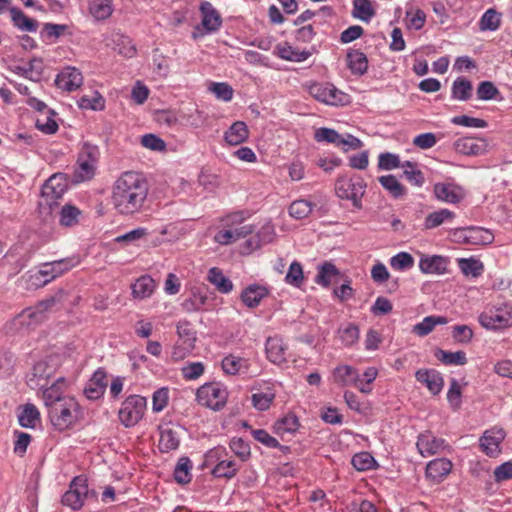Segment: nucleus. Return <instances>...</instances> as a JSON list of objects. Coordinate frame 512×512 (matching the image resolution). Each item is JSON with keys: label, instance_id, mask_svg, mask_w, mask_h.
I'll return each instance as SVG.
<instances>
[{"label": "nucleus", "instance_id": "1", "mask_svg": "<svg viewBox=\"0 0 512 512\" xmlns=\"http://www.w3.org/2000/svg\"><path fill=\"white\" fill-rule=\"evenodd\" d=\"M149 183L136 171L123 172L113 183L111 199L114 209L124 216L140 213L148 200Z\"/></svg>", "mask_w": 512, "mask_h": 512}, {"label": "nucleus", "instance_id": "2", "mask_svg": "<svg viewBox=\"0 0 512 512\" xmlns=\"http://www.w3.org/2000/svg\"><path fill=\"white\" fill-rule=\"evenodd\" d=\"M48 413L53 426L61 431L72 427L80 418L79 404L71 396L55 403Z\"/></svg>", "mask_w": 512, "mask_h": 512}, {"label": "nucleus", "instance_id": "3", "mask_svg": "<svg viewBox=\"0 0 512 512\" xmlns=\"http://www.w3.org/2000/svg\"><path fill=\"white\" fill-rule=\"evenodd\" d=\"M335 191L339 198L350 200L355 208L361 209L366 183L360 176H339L335 183Z\"/></svg>", "mask_w": 512, "mask_h": 512}, {"label": "nucleus", "instance_id": "4", "mask_svg": "<svg viewBox=\"0 0 512 512\" xmlns=\"http://www.w3.org/2000/svg\"><path fill=\"white\" fill-rule=\"evenodd\" d=\"M228 392L226 388L217 382L206 383L196 392L197 402L213 410H220L226 404Z\"/></svg>", "mask_w": 512, "mask_h": 512}, {"label": "nucleus", "instance_id": "5", "mask_svg": "<svg viewBox=\"0 0 512 512\" xmlns=\"http://www.w3.org/2000/svg\"><path fill=\"white\" fill-rule=\"evenodd\" d=\"M479 323L486 329L497 330L512 326V307L504 304L479 315Z\"/></svg>", "mask_w": 512, "mask_h": 512}, {"label": "nucleus", "instance_id": "6", "mask_svg": "<svg viewBox=\"0 0 512 512\" xmlns=\"http://www.w3.org/2000/svg\"><path fill=\"white\" fill-rule=\"evenodd\" d=\"M146 398L139 395H131L122 403L119 410V419L126 427L136 425L144 415Z\"/></svg>", "mask_w": 512, "mask_h": 512}, {"label": "nucleus", "instance_id": "7", "mask_svg": "<svg viewBox=\"0 0 512 512\" xmlns=\"http://www.w3.org/2000/svg\"><path fill=\"white\" fill-rule=\"evenodd\" d=\"M309 93L314 99L327 105L338 106L349 102L348 95L330 83H314L309 87Z\"/></svg>", "mask_w": 512, "mask_h": 512}, {"label": "nucleus", "instance_id": "8", "mask_svg": "<svg viewBox=\"0 0 512 512\" xmlns=\"http://www.w3.org/2000/svg\"><path fill=\"white\" fill-rule=\"evenodd\" d=\"M315 140L317 142H328L341 147L345 152L348 150L360 149L363 143L357 137L346 134L341 135L336 130L330 128H319L315 132Z\"/></svg>", "mask_w": 512, "mask_h": 512}, {"label": "nucleus", "instance_id": "9", "mask_svg": "<svg viewBox=\"0 0 512 512\" xmlns=\"http://www.w3.org/2000/svg\"><path fill=\"white\" fill-rule=\"evenodd\" d=\"M66 190L65 177L60 173L52 175L42 186L40 204L52 208L57 205L58 200L62 198Z\"/></svg>", "mask_w": 512, "mask_h": 512}, {"label": "nucleus", "instance_id": "10", "mask_svg": "<svg viewBox=\"0 0 512 512\" xmlns=\"http://www.w3.org/2000/svg\"><path fill=\"white\" fill-rule=\"evenodd\" d=\"M87 495L88 485L86 478L77 476L71 481L69 489L64 493L61 501L63 505L72 510H79L84 505Z\"/></svg>", "mask_w": 512, "mask_h": 512}, {"label": "nucleus", "instance_id": "11", "mask_svg": "<svg viewBox=\"0 0 512 512\" xmlns=\"http://www.w3.org/2000/svg\"><path fill=\"white\" fill-rule=\"evenodd\" d=\"M99 150L96 146L84 144L78 156L76 178L79 181L90 179L94 175Z\"/></svg>", "mask_w": 512, "mask_h": 512}, {"label": "nucleus", "instance_id": "12", "mask_svg": "<svg viewBox=\"0 0 512 512\" xmlns=\"http://www.w3.org/2000/svg\"><path fill=\"white\" fill-rule=\"evenodd\" d=\"M59 301L60 298L57 296H51L47 299H44L37 303L35 306L29 307L22 311V313L18 316V320L21 324H26L28 326L36 325L45 319L46 312L51 310Z\"/></svg>", "mask_w": 512, "mask_h": 512}, {"label": "nucleus", "instance_id": "13", "mask_svg": "<svg viewBox=\"0 0 512 512\" xmlns=\"http://www.w3.org/2000/svg\"><path fill=\"white\" fill-rule=\"evenodd\" d=\"M505 436V431L502 428H492L485 431L480 438V446L483 452L489 457H497L501 452L500 444Z\"/></svg>", "mask_w": 512, "mask_h": 512}, {"label": "nucleus", "instance_id": "14", "mask_svg": "<svg viewBox=\"0 0 512 512\" xmlns=\"http://www.w3.org/2000/svg\"><path fill=\"white\" fill-rule=\"evenodd\" d=\"M55 84L63 91H75L83 84L82 73L75 67H65L57 74Z\"/></svg>", "mask_w": 512, "mask_h": 512}, {"label": "nucleus", "instance_id": "15", "mask_svg": "<svg viewBox=\"0 0 512 512\" xmlns=\"http://www.w3.org/2000/svg\"><path fill=\"white\" fill-rule=\"evenodd\" d=\"M453 146L456 152L467 156H479L488 149V143L485 139L474 137L459 138Z\"/></svg>", "mask_w": 512, "mask_h": 512}, {"label": "nucleus", "instance_id": "16", "mask_svg": "<svg viewBox=\"0 0 512 512\" xmlns=\"http://www.w3.org/2000/svg\"><path fill=\"white\" fill-rule=\"evenodd\" d=\"M80 263L79 257L73 256L64 259L55 260L42 264V270L47 280L51 282L53 279L61 276Z\"/></svg>", "mask_w": 512, "mask_h": 512}, {"label": "nucleus", "instance_id": "17", "mask_svg": "<svg viewBox=\"0 0 512 512\" xmlns=\"http://www.w3.org/2000/svg\"><path fill=\"white\" fill-rule=\"evenodd\" d=\"M433 191L438 200L451 204L459 203L465 197L463 188L454 183H436Z\"/></svg>", "mask_w": 512, "mask_h": 512}, {"label": "nucleus", "instance_id": "18", "mask_svg": "<svg viewBox=\"0 0 512 512\" xmlns=\"http://www.w3.org/2000/svg\"><path fill=\"white\" fill-rule=\"evenodd\" d=\"M160 438L158 447L161 452L168 453L176 450L180 444V428L165 424L160 426Z\"/></svg>", "mask_w": 512, "mask_h": 512}, {"label": "nucleus", "instance_id": "19", "mask_svg": "<svg viewBox=\"0 0 512 512\" xmlns=\"http://www.w3.org/2000/svg\"><path fill=\"white\" fill-rule=\"evenodd\" d=\"M245 220L246 216L244 212L237 211L223 217L221 219V226L229 228L231 231L236 230V233H241L242 238H246L248 235L253 233L255 227L251 224H245Z\"/></svg>", "mask_w": 512, "mask_h": 512}, {"label": "nucleus", "instance_id": "20", "mask_svg": "<svg viewBox=\"0 0 512 512\" xmlns=\"http://www.w3.org/2000/svg\"><path fill=\"white\" fill-rule=\"evenodd\" d=\"M449 260L441 255H422L419 261V269L424 274L441 275L447 272Z\"/></svg>", "mask_w": 512, "mask_h": 512}, {"label": "nucleus", "instance_id": "21", "mask_svg": "<svg viewBox=\"0 0 512 512\" xmlns=\"http://www.w3.org/2000/svg\"><path fill=\"white\" fill-rule=\"evenodd\" d=\"M416 445L419 453L424 457L435 455L446 446L444 439L436 438L430 432L420 434Z\"/></svg>", "mask_w": 512, "mask_h": 512}, {"label": "nucleus", "instance_id": "22", "mask_svg": "<svg viewBox=\"0 0 512 512\" xmlns=\"http://www.w3.org/2000/svg\"><path fill=\"white\" fill-rule=\"evenodd\" d=\"M460 232L463 241L468 244L487 245L494 240L492 232L482 227H468L462 229Z\"/></svg>", "mask_w": 512, "mask_h": 512}, {"label": "nucleus", "instance_id": "23", "mask_svg": "<svg viewBox=\"0 0 512 512\" xmlns=\"http://www.w3.org/2000/svg\"><path fill=\"white\" fill-rule=\"evenodd\" d=\"M415 376L417 381L424 384L434 395L440 393L443 388L444 380L441 374L434 369H420Z\"/></svg>", "mask_w": 512, "mask_h": 512}, {"label": "nucleus", "instance_id": "24", "mask_svg": "<svg viewBox=\"0 0 512 512\" xmlns=\"http://www.w3.org/2000/svg\"><path fill=\"white\" fill-rule=\"evenodd\" d=\"M202 13V26L207 32H214L219 29L222 24L220 14L212 6L210 2H202L200 5Z\"/></svg>", "mask_w": 512, "mask_h": 512}, {"label": "nucleus", "instance_id": "25", "mask_svg": "<svg viewBox=\"0 0 512 512\" xmlns=\"http://www.w3.org/2000/svg\"><path fill=\"white\" fill-rule=\"evenodd\" d=\"M359 377L358 370L349 365H339L333 370L334 382L341 386H358Z\"/></svg>", "mask_w": 512, "mask_h": 512}, {"label": "nucleus", "instance_id": "26", "mask_svg": "<svg viewBox=\"0 0 512 512\" xmlns=\"http://www.w3.org/2000/svg\"><path fill=\"white\" fill-rule=\"evenodd\" d=\"M452 469V463L448 459L438 458L430 461L426 467V476L435 482H440Z\"/></svg>", "mask_w": 512, "mask_h": 512}, {"label": "nucleus", "instance_id": "27", "mask_svg": "<svg viewBox=\"0 0 512 512\" xmlns=\"http://www.w3.org/2000/svg\"><path fill=\"white\" fill-rule=\"evenodd\" d=\"M106 386L107 380L105 372L102 370H97L93 374L88 385L85 387L84 393L88 399L95 400L103 395Z\"/></svg>", "mask_w": 512, "mask_h": 512}, {"label": "nucleus", "instance_id": "28", "mask_svg": "<svg viewBox=\"0 0 512 512\" xmlns=\"http://www.w3.org/2000/svg\"><path fill=\"white\" fill-rule=\"evenodd\" d=\"M267 358L275 364H281L286 360V347L281 338L269 337L266 341Z\"/></svg>", "mask_w": 512, "mask_h": 512}, {"label": "nucleus", "instance_id": "29", "mask_svg": "<svg viewBox=\"0 0 512 512\" xmlns=\"http://www.w3.org/2000/svg\"><path fill=\"white\" fill-rule=\"evenodd\" d=\"M248 136L247 125L243 121H236L225 132L224 139L229 145L236 146L245 142Z\"/></svg>", "mask_w": 512, "mask_h": 512}, {"label": "nucleus", "instance_id": "30", "mask_svg": "<svg viewBox=\"0 0 512 512\" xmlns=\"http://www.w3.org/2000/svg\"><path fill=\"white\" fill-rule=\"evenodd\" d=\"M48 283L49 280L44 275L42 268L37 271L30 270L19 279V285L26 290H35Z\"/></svg>", "mask_w": 512, "mask_h": 512}, {"label": "nucleus", "instance_id": "31", "mask_svg": "<svg viewBox=\"0 0 512 512\" xmlns=\"http://www.w3.org/2000/svg\"><path fill=\"white\" fill-rule=\"evenodd\" d=\"M268 294L267 288L260 285H250L241 294L243 303L249 308L257 307Z\"/></svg>", "mask_w": 512, "mask_h": 512}, {"label": "nucleus", "instance_id": "32", "mask_svg": "<svg viewBox=\"0 0 512 512\" xmlns=\"http://www.w3.org/2000/svg\"><path fill=\"white\" fill-rule=\"evenodd\" d=\"M19 424L24 428H35L40 421V413L33 404H25L19 408Z\"/></svg>", "mask_w": 512, "mask_h": 512}, {"label": "nucleus", "instance_id": "33", "mask_svg": "<svg viewBox=\"0 0 512 512\" xmlns=\"http://www.w3.org/2000/svg\"><path fill=\"white\" fill-rule=\"evenodd\" d=\"M155 288V281L150 276L143 275L132 285V295L134 298L145 299L153 294Z\"/></svg>", "mask_w": 512, "mask_h": 512}, {"label": "nucleus", "instance_id": "34", "mask_svg": "<svg viewBox=\"0 0 512 512\" xmlns=\"http://www.w3.org/2000/svg\"><path fill=\"white\" fill-rule=\"evenodd\" d=\"M64 386L65 381L63 378H60L43 391V400L45 405L48 407V410H50L55 403H59L60 401L62 402L65 397L63 395Z\"/></svg>", "mask_w": 512, "mask_h": 512}, {"label": "nucleus", "instance_id": "35", "mask_svg": "<svg viewBox=\"0 0 512 512\" xmlns=\"http://www.w3.org/2000/svg\"><path fill=\"white\" fill-rule=\"evenodd\" d=\"M448 320L444 316H427L420 323L413 326L412 332L420 337L431 333L436 325H445Z\"/></svg>", "mask_w": 512, "mask_h": 512}, {"label": "nucleus", "instance_id": "36", "mask_svg": "<svg viewBox=\"0 0 512 512\" xmlns=\"http://www.w3.org/2000/svg\"><path fill=\"white\" fill-rule=\"evenodd\" d=\"M277 55L287 61L302 62L311 56V52L295 49L288 43H284L277 46Z\"/></svg>", "mask_w": 512, "mask_h": 512}, {"label": "nucleus", "instance_id": "37", "mask_svg": "<svg viewBox=\"0 0 512 512\" xmlns=\"http://www.w3.org/2000/svg\"><path fill=\"white\" fill-rule=\"evenodd\" d=\"M454 217L455 214L452 211L445 208L429 213L426 216L423 223L424 229L431 230L437 228L440 225L444 224L445 222L453 220Z\"/></svg>", "mask_w": 512, "mask_h": 512}, {"label": "nucleus", "instance_id": "38", "mask_svg": "<svg viewBox=\"0 0 512 512\" xmlns=\"http://www.w3.org/2000/svg\"><path fill=\"white\" fill-rule=\"evenodd\" d=\"M348 67L353 74L363 75L368 69L366 55L359 50H352L347 54Z\"/></svg>", "mask_w": 512, "mask_h": 512}, {"label": "nucleus", "instance_id": "39", "mask_svg": "<svg viewBox=\"0 0 512 512\" xmlns=\"http://www.w3.org/2000/svg\"><path fill=\"white\" fill-rule=\"evenodd\" d=\"M12 21L16 27L22 31L35 32L38 28V22L27 17L20 9L10 8Z\"/></svg>", "mask_w": 512, "mask_h": 512}, {"label": "nucleus", "instance_id": "40", "mask_svg": "<svg viewBox=\"0 0 512 512\" xmlns=\"http://www.w3.org/2000/svg\"><path fill=\"white\" fill-rule=\"evenodd\" d=\"M208 281L221 293H229L233 289L232 282L216 267L209 270Z\"/></svg>", "mask_w": 512, "mask_h": 512}, {"label": "nucleus", "instance_id": "41", "mask_svg": "<svg viewBox=\"0 0 512 512\" xmlns=\"http://www.w3.org/2000/svg\"><path fill=\"white\" fill-rule=\"evenodd\" d=\"M89 11L97 20H104L111 16L113 6L111 0H89Z\"/></svg>", "mask_w": 512, "mask_h": 512}, {"label": "nucleus", "instance_id": "42", "mask_svg": "<svg viewBox=\"0 0 512 512\" xmlns=\"http://www.w3.org/2000/svg\"><path fill=\"white\" fill-rule=\"evenodd\" d=\"M177 334L179 336V342L186 344V350L194 349L196 332L193 330L191 324L188 321H180L177 324Z\"/></svg>", "mask_w": 512, "mask_h": 512}, {"label": "nucleus", "instance_id": "43", "mask_svg": "<svg viewBox=\"0 0 512 512\" xmlns=\"http://www.w3.org/2000/svg\"><path fill=\"white\" fill-rule=\"evenodd\" d=\"M378 181L395 198H400L406 194V188L394 175L380 176Z\"/></svg>", "mask_w": 512, "mask_h": 512}, {"label": "nucleus", "instance_id": "44", "mask_svg": "<svg viewBox=\"0 0 512 512\" xmlns=\"http://www.w3.org/2000/svg\"><path fill=\"white\" fill-rule=\"evenodd\" d=\"M472 96V84L464 77L457 78L452 85V98L466 101Z\"/></svg>", "mask_w": 512, "mask_h": 512}, {"label": "nucleus", "instance_id": "45", "mask_svg": "<svg viewBox=\"0 0 512 512\" xmlns=\"http://www.w3.org/2000/svg\"><path fill=\"white\" fill-rule=\"evenodd\" d=\"M192 464L188 457H181L174 470L175 481L179 484H187L192 479Z\"/></svg>", "mask_w": 512, "mask_h": 512}, {"label": "nucleus", "instance_id": "46", "mask_svg": "<svg viewBox=\"0 0 512 512\" xmlns=\"http://www.w3.org/2000/svg\"><path fill=\"white\" fill-rule=\"evenodd\" d=\"M353 17L365 22H369L375 15V10L372 7L370 0H353Z\"/></svg>", "mask_w": 512, "mask_h": 512}, {"label": "nucleus", "instance_id": "47", "mask_svg": "<svg viewBox=\"0 0 512 512\" xmlns=\"http://www.w3.org/2000/svg\"><path fill=\"white\" fill-rule=\"evenodd\" d=\"M435 356L445 365H465L467 363L466 353L463 351L448 352L439 349Z\"/></svg>", "mask_w": 512, "mask_h": 512}, {"label": "nucleus", "instance_id": "48", "mask_svg": "<svg viewBox=\"0 0 512 512\" xmlns=\"http://www.w3.org/2000/svg\"><path fill=\"white\" fill-rule=\"evenodd\" d=\"M239 470V465L234 460H222L212 470V474L218 478H232Z\"/></svg>", "mask_w": 512, "mask_h": 512}, {"label": "nucleus", "instance_id": "49", "mask_svg": "<svg viewBox=\"0 0 512 512\" xmlns=\"http://www.w3.org/2000/svg\"><path fill=\"white\" fill-rule=\"evenodd\" d=\"M458 265L464 275L474 278L480 276L484 270L483 263L480 260L474 258L459 259Z\"/></svg>", "mask_w": 512, "mask_h": 512}, {"label": "nucleus", "instance_id": "50", "mask_svg": "<svg viewBox=\"0 0 512 512\" xmlns=\"http://www.w3.org/2000/svg\"><path fill=\"white\" fill-rule=\"evenodd\" d=\"M401 168L403 169V175L405 178L415 186H422L425 178L421 170L416 168V164L410 161L402 163Z\"/></svg>", "mask_w": 512, "mask_h": 512}, {"label": "nucleus", "instance_id": "51", "mask_svg": "<svg viewBox=\"0 0 512 512\" xmlns=\"http://www.w3.org/2000/svg\"><path fill=\"white\" fill-rule=\"evenodd\" d=\"M275 398L272 389L267 388L265 391H259L252 395V404L259 411L267 410Z\"/></svg>", "mask_w": 512, "mask_h": 512}, {"label": "nucleus", "instance_id": "52", "mask_svg": "<svg viewBox=\"0 0 512 512\" xmlns=\"http://www.w3.org/2000/svg\"><path fill=\"white\" fill-rule=\"evenodd\" d=\"M313 206L308 200H296L289 206V214L295 219H303L312 212Z\"/></svg>", "mask_w": 512, "mask_h": 512}, {"label": "nucleus", "instance_id": "53", "mask_svg": "<svg viewBox=\"0 0 512 512\" xmlns=\"http://www.w3.org/2000/svg\"><path fill=\"white\" fill-rule=\"evenodd\" d=\"M389 264L394 270L405 271L413 267L414 258L408 252H399L390 258Z\"/></svg>", "mask_w": 512, "mask_h": 512}, {"label": "nucleus", "instance_id": "54", "mask_svg": "<svg viewBox=\"0 0 512 512\" xmlns=\"http://www.w3.org/2000/svg\"><path fill=\"white\" fill-rule=\"evenodd\" d=\"M78 105L82 109L100 111L105 107V100L98 92H94L91 96H82L78 101Z\"/></svg>", "mask_w": 512, "mask_h": 512}, {"label": "nucleus", "instance_id": "55", "mask_svg": "<svg viewBox=\"0 0 512 512\" xmlns=\"http://www.w3.org/2000/svg\"><path fill=\"white\" fill-rule=\"evenodd\" d=\"M407 27L410 29H421L426 21L425 13L419 8L410 7L406 11Z\"/></svg>", "mask_w": 512, "mask_h": 512}, {"label": "nucleus", "instance_id": "56", "mask_svg": "<svg viewBox=\"0 0 512 512\" xmlns=\"http://www.w3.org/2000/svg\"><path fill=\"white\" fill-rule=\"evenodd\" d=\"M338 275V271L334 264L332 263H325L321 266L316 278L315 282L317 284H320L324 287H328L332 279Z\"/></svg>", "mask_w": 512, "mask_h": 512}, {"label": "nucleus", "instance_id": "57", "mask_svg": "<svg viewBox=\"0 0 512 512\" xmlns=\"http://www.w3.org/2000/svg\"><path fill=\"white\" fill-rule=\"evenodd\" d=\"M298 427L299 421L294 414H288L275 423V430L278 434L293 433Z\"/></svg>", "mask_w": 512, "mask_h": 512}, {"label": "nucleus", "instance_id": "58", "mask_svg": "<svg viewBox=\"0 0 512 512\" xmlns=\"http://www.w3.org/2000/svg\"><path fill=\"white\" fill-rule=\"evenodd\" d=\"M303 280L304 275L302 265L297 261L292 262L285 276L286 283L294 287H300Z\"/></svg>", "mask_w": 512, "mask_h": 512}, {"label": "nucleus", "instance_id": "59", "mask_svg": "<svg viewBox=\"0 0 512 512\" xmlns=\"http://www.w3.org/2000/svg\"><path fill=\"white\" fill-rule=\"evenodd\" d=\"M352 465L358 471H366L375 467L376 461L368 452H361L352 457Z\"/></svg>", "mask_w": 512, "mask_h": 512}, {"label": "nucleus", "instance_id": "60", "mask_svg": "<svg viewBox=\"0 0 512 512\" xmlns=\"http://www.w3.org/2000/svg\"><path fill=\"white\" fill-rule=\"evenodd\" d=\"M500 14L497 13L494 9H488L482 16L480 20V29L495 31L500 26Z\"/></svg>", "mask_w": 512, "mask_h": 512}, {"label": "nucleus", "instance_id": "61", "mask_svg": "<svg viewBox=\"0 0 512 512\" xmlns=\"http://www.w3.org/2000/svg\"><path fill=\"white\" fill-rule=\"evenodd\" d=\"M81 214L80 210L72 205H65L60 212V224L62 226H73L78 222V217Z\"/></svg>", "mask_w": 512, "mask_h": 512}, {"label": "nucleus", "instance_id": "62", "mask_svg": "<svg viewBox=\"0 0 512 512\" xmlns=\"http://www.w3.org/2000/svg\"><path fill=\"white\" fill-rule=\"evenodd\" d=\"M236 232V230L231 231L229 228L222 227V229L214 235V241L220 245H230L243 239L241 233Z\"/></svg>", "mask_w": 512, "mask_h": 512}, {"label": "nucleus", "instance_id": "63", "mask_svg": "<svg viewBox=\"0 0 512 512\" xmlns=\"http://www.w3.org/2000/svg\"><path fill=\"white\" fill-rule=\"evenodd\" d=\"M339 337L344 345L351 346L358 341L359 329L354 324H348L339 329Z\"/></svg>", "mask_w": 512, "mask_h": 512}, {"label": "nucleus", "instance_id": "64", "mask_svg": "<svg viewBox=\"0 0 512 512\" xmlns=\"http://www.w3.org/2000/svg\"><path fill=\"white\" fill-rule=\"evenodd\" d=\"M211 91L218 99L228 102L233 97L232 87L224 82L212 83L209 87Z\"/></svg>", "mask_w": 512, "mask_h": 512}]
</instances>
